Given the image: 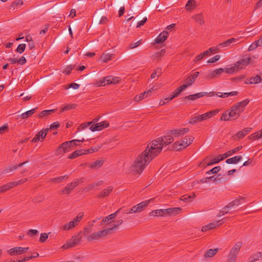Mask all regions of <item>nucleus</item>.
Wrapping results in <instances>:
<instances>
[{"label": "nucleus", "instance_id": "f257e3e1", "mask_svg": "<svg viewBox=\"0 0 262 262\" xmlns=\"http://www.w3.org/2000/svg\"><path fill=\"white\" fill-rule=\"evenodd\" d=\"M163 142V138H158L150 143L136 159L132 166L133 171L137 173L143 171L150 162L161 152L164 146Z\"/></svg>", "mask_w": 262, "mask_h": 262}, {"label": "nucleus", "instance_id": "f03ea898", "mask_svg": "<svg viewBox=\"0 0 262 262\" xmlns=\"http://www.w3.org/2000/svg\"><path fill=\"white\" fill-rule=\"evenodd\" d=\"M243 246L242 242H237L230 249L228 254L227 262H236L237 257Z\"/></svg>", "mask_w": 262, "mask_h": 262}, {"label": "nucleus", "instance_id": "7ed1b4c3", "mask_svg": "<svg viewBox=\"0 0 262 262\" xmlns=\"http://www.w3.org/2000/svg\"><path fill=\"white\" fill-rule=\"evenodd\" d=\"M219 112V111L218 110H215L213 111H209L199 116H194L190 118L189 123L192 125L195 124L198 122L206 120L212 117L216 114Z\"/></svg>", "mask_w": 262, "mask_h": 262}, {"label": "nucleus", "instance_id": "20e7f679", "mask_svg": "<svg viewBox=\"0 0 262 262\" xmlns=\"http://www.w3.org/2000/svg\"><path fill=\"white\" fill-rule=\"evenodd\" d=\"M83 217V213H79L76 217L72 221L63 225L60 227V229L63 231L70 230L76 227L81 222Z\"/></svg>", "mask_w": 262, "mask_h": 262}, {"label": "nucleus", "instance_id": "39448f33", "mask_svg": "<svg viewBox=\"0 0 262 262\" xmlns=\"http://www.w3.org/2000/svg\"><path fill=\"white\" fill-rule=\"evenodd\" d=\"M108 234V230L103 229L101 230L89 234L88 235L86 239L88 242L98 241L101 238H104Z\"/></svg>", "mask_w": 262, "mask_h": 262}, {"label": "nucleus", "instance_id": "423d86ee", "mask_svg": "<svg viewBox=\"0 0 262 262\" xmlns=\"http://www.w3.org/2000/svg\"><path fill=\"white\" fill-rule=\"evenodd\" d=\"M75 141H69L64 142L61 144L58 148L56 149L55 155L56 156L61 155L66 152L71 151L73 149H71V145Z\"/></svg>", "mask_w": 262, "mask_h": 262}, {"label": "nucleus", "instance_id": "0eeeda50", "mask_svg": "<svg viewBox=\"0 0 262 262\" xmlns=\"http://www.w3.org/2000/svg\"><path fill=\"white\" fill-rule=\"evenodd\" d=\"M123 223L122 220L118 221H109L103 222L104 229L108 230V234L112 233V231L116 228L119 225H121Z\"/></svg>", "mask_w": 262, "mask_h": 262}, {"label": "nucleus", "instance_id": "6e6552de", "mask_svg": "<svg viewBox=\"0 0 262 262\" xmlns=\"http://www.w3.org/2000/svg\"><path fill=\"white\" fill-rule=\"evenodd\" d=\"M84 179L83 178L75 179L72 183L68 184L62 190L63 194L66 195L69 194L75 187L78 186L79 184L82 183Z\"/></svg>", "mask_w": 262, "mask_h": 262}, {"label": "nucleus", "instance_id": "1a4fd4ad", "mask_svg": "<svg viewBox=\"0 0 262 262\" xmlns=\"http://www.w3.org/2000/svg\"><path fill=\"white\" fill-rule=\"evenodd\" d=\"M28 180L27 179H23L16 181L8 183L0 187V194L1 193L5 192L6 191L13 188L15 186L22 184Z\"/></svg>", "mask_w": 262, "mask_h": 262}, {"label": "nucleus", "instance_id": "9d476101", "mask_svg": "<svg viewBox=\"0 0 262 262\" xmlns=\"http://www.w3.org/2000/svg\"><path fill=\"white\" fill-rule=\"evenodd\" d=\"M151 200L143 201L131 208V211L134 213H140L143 211L148 205Z\"/></svg>", "mask_w": 262, "mask_h": 262}, {"label": "nucleus", "instance_id": "9b49d317", "mask_svg": "<svg viewBox=\"0 0 262 262\" xmlns=\"http://www.w3.org/2000/svg\"><path fill=\"white\" fill-rule=\"evenodd\" d=\"M29 249V247H16L7 250V253L10 256H15L24 254Z\"/></svg>", "mask_w": 262, "mask_h": 262}, {"label": "nucleus", "instance_id": "f8f14e48", "mask_svg": "<svg viewBox=\"0 0 262 262\" xmlns=\"http://www.w3.org/2000/svg\"><path fill=\"white\" fill-rule=\"evenodd\" d=\"M224 223V219L210 223L206 225L203 226L202 227L201 230L202 232H206L210 230L214 229L222 225Z\"/></svg>", "mask_w": 262, "mask_h": 262}, {"label": "nucleus", "instance_id": "ddd939ff", "mask_svg": "<svg viewBox=\"0 0 262 262\" xmlns=\"http://www.w3.org/2000/svg\"><path fill=\"white\" fill-rule=\"evenodd\" d=\"M49 130V129L48 128L40 130L36 134L35 136L32 139L31 141L33 143H36L40 140L43 141V139H45Z\"/></svg>", "mask_w": 262, "mask_h": 262}, {"label": "nucleus", "instance_id": "4468645a", "mask_svg": "<svg viewBox=\"0 0 262 262\" xmlns=\"http://www.w3.org/2000/svg\"><path fill=\"white\" fill-rule=\"evenodd\" d=\"M109 126V123L107 121H103L100 123H97L95 124L90 126V129L92 132L100 131L106 128Z\"/></svg>", "mask_w": 262, "mask_h": 262}, {"label": "nucleus", "instance_id": "2eb2a0df", "mask_svg": "<svg viewBox=\"0 0 262 262\" xmlns=\"http://www.w3.org/2000/svg\"><path fill=\"white\" fill-rule=\"evenodd\" d=\"M189 132L188 128H183L180 129H172L168 132L169 134L172 135L173 137H178L180 136L183 135L185 133Z\"/></svg>", "mask_w": 262, "mask_h": 262}, {"label": "nucleus", "instance_id": "dca6fc26", "mask_svg": "<svg viewBox=\"0 0 262 262\" xmlns=\"http://www.w3.org/2000/svg\"><path fill=\"white\" fill-rule=\"evenodd\" d=\"M228 116L230 117L232 120H235L238 118L241 113L234 105L228 110Z\"/></svg>", "mask_w": 262, "mask_h": 262}, {"label": "nucleus", "instance_id": "f3484780", "mask_svg": "<svg viewBox=\"0 0 262 262\" xmlns=\"http://www.w3.org/2000/svg\"><path fill=\"white\" fill-rule=\"evenodd\" d=\"M250 57L243 58L237 61L235 65L238 67V70L242 69L250 63Z\"/></svg>", "mask_w": 262, "mask_h": 262}, {"label": "nucleus", "instance_id": "a211bd4d", "mask_svg": "<svg viewBox=\"0 0 262 262\" xmlns=\"http://www.w3.org/2000/svg\"><path fill=\"white\" fill-rule=\"evenodd\" d=\"M238 40V38H231L218 45V47L225 48L229 47L235 43Z\"/></svg>", "mask_w": 262, "mask_h": 262}, {"label": "nucleus", "instance_id": "6ab92c4d", "mask_svg": "<svg viewBox=\"0 0 262 262\" xmlns=\"http://www.w3.org/2000/svg\"><path fill=\"white\" fill-rule=\"evenodd\" d=\"M224 72V69L223 68H219L214 71L211 72L207 76H206V78L207 80H210L211 79L216 77L217 76L221 75Z\"/></svg>", "mask_w": 262, "mask_h": 262}, {"label": "nucleus", "instance_id": "aec40b11", "mask_svg": "<svg viewBox=\"0 0 262 262\" xmlns=\"http://www.w3.org/2000/svg\"><path fill=\"white\" fill-rule=\"evenodd\" d=\"M168 36V32L166 31H164L161 32L157 37L155 40V43H162L167 38Z\"/></svg>", "mask_w": 262, "mask_h": 262}, {"label": "nucleus", "instance_id": "412c9836", "mask_svg": "<svg viewBox=\"0 0 262 262\" xmlns=\"http://www.w3.org/2000/svg\"><path fill=\"white\" fill-rule=\"evenodd\" d=\"M181 208L180 207L170 208L164 209L165 214L169 215H175L178 214L181 211Z\"/></svg>", "mask_w": 262, "mask_h": 262}, {"label": "nucleus", "instance_id": "4be33fe9", "mask_svg": "<svg viewBox=\"0 0 262 262\" xmlns=\"http://www.w3.org/2000/svg\"><path fill=\"white\" fill-rule=\"evenodd\" d=\"M249 101H250L248 99H246L243 101L236 103L234 105L238 108L241 113H242L245 110V106L249 103Z\"/></svg>", "mask_w": 262, "mask_h": 262}, {"label": "nucleus", "instance_id": "5701e85b", "mask_svg": "<svg viewBox=\"0 0 262 262\" xmlns=\"http://www.w3.org/2000/svg\"><path fill=\"white\" fill-rule=\"evenodd\" d=\"M239 201L236 200L235 201H233L232 203H230L228 205H227L225 208L223 209V210L219 213L218 216H221L224 215L225 213H227L228 212V209L230 208L234 205H239Z\"/></svg>", "mask_w": 262, "mask_h": 262}, {"label": "nucleus", "instance_id": "b1692460", "mask_svg": "<svg viewBox=\"0 0 262 262\" xmlns=\"http://www.w3.org/2000/svg\"><path fill=\"white\" fill-rule=\"evenodd\" d=\"M115 57V54L111 53H103L100 58V60L103 62H107Z\"/></svg>", "mask_w": 262, "mask_h": 262}, {"label": "nucleus", "instance_id": "393cba45", "mask_svg": "<svg viewBox=\"0 0 262 262\" xmlns=\"http://www.w3.org/2000/svg\"><path fill=\"white\" fill-rule=\"evenodd\" d=\"M191 18L194 19L195 22L199 23L200 25H203L205 24V20L202 13H200L195 15H193Z\"/></svg>", "mask_w": 262, "mask_h": 262}, {"label": "nucleus", "instance_id": "a878e982", "mask_svg": "<svg viewBox=\"0 0 262 262\" xmlns=\"http://www.w3.org/2000/svg\"><path fill=\"white\" fill-rule=\"evenodd\" d=\"M150 216H164L166 215L165 214V211L164 209H157L152 211L149 213Z\"/></svg>", "mask_w": 262, "mask_h": 262}, {"label": "nucleus", "instance_id": "bb28decb", "mask_svg": "<svg viewBox=\"0 0 262 262\" xmlns=\"http://www.w3.org/2000/svg\"><path fill=\"white\" fill-rule=\"evenodd\" d=\"M121 209H122V208H120L117 211H116L115 213L111 214L104 217L101 221V225H103V222H106L109 221H113L112 220L115 219L117 215L118 214V213L119 212V211Z\"/></svg>", "mask_w": 262, "mask_h": 262}, {"label": "nucleus", "instance_id": "cd10ccee", "mask_svg": "<svg viewBox=\"0 0 262 262\" xmlns=\"http://www.w3.org/2000/svg\"><path fill=\"white\" fill-rule=\"evenodd\" d=\"M252 129L251 127L245 128L242 130L239 131L236 134V137L238 139L243 138L246 135H247Z\"/></svg>", "mask_w": 262, "mask_h": 262}, {"label": "nucleus", "instance_id": "c85d7f7f", "mask_svg": "<svg viewBox=\"0 0 262 262\" xmlns=\"http://www.w3.org/2000/svg\"><path fill=\"white\" fill-rule=\"evenodd\" d=\"M242 148V146H239L236 148H234L233 149H231L230 150L228 151L227 152H226V153L223 154L222 155V157H223V159H225L227 158V157H230L232 154H234L236 153V152H237L238 151L240 150Z\"/></svg>", "mask_w": 262, "mask_h": 262}, {"label": "nucleus", "instance_id": "c756f323", "mask_svg": "<svg viewBox=\"0 0 262 262\" xmlns=\"http://www.w3.org/2000/svg\"><path fill=\"white\" fill-rule=\"evenodd\" d=\"M161 138H163V145L165 146L173 141V137L172 135L168 133V135Z\"/></svg>", "mask_w": 262, "mask_h": 262}, {"label": "nucleus", "instance_id": "7c9ffc66", "mask_svg": "<svg viewBox=\"0 0 262 262\" xmlns=\"http://www.w3.org/2000/svg\"><path fill=\"white\" fill-rule=\"evenodd\" d=\"M219 249H209L206 251L204 254L205 258H211L214 256L218 252Z\"/></svg>", "mask_w": 262, "mask_h": 262}, {"label": "nucleus", "instance_id": "2f4dec72", "mask_svg": "<svg viewBox=\"0 0 262 262\" xmlns=\"http://www.w3.org/2000/svg\"><path fill=\"white\" fill-rule=\"evenodd\" d=\"M105 80L107 84H116L119 82L120 79L119 77H114L113 76L105 77Z\"/></svg>", "mask_w": 262, "mask_h": 262}, {"label": "nucleus", "instance_id": "473e14b6", "mask_svg": "<svg viewBox=\"0 0 262 262\" xmlns=\"http://www.w3.org/2000/svg\"><path fill=\"white\" fill-rule=\"evenodd\" d=\"M37 107L34 108L32 110L28 111L22 114H21L20 117L23 119H27L30 117H31L32 115H33L37 110Z\"/></svg>", "mask_w": 262, "mask_h": 262}, {"label": "nucleus", "instance_id": "72a5a7b5", "mask_svg": "<svg viewBox=\"0 0 262 262\" xmlns=\"http://www.w3.org/2000/svg\"><path fill=\"white\" fill-rule=\"evenodd\" d=\"M242 159L241 156H234L226 160V162L228 164H236Z\"/></svg>", "mask_w": 262, "mask_h": 262}, {"label": "nucleus", "instance_id": "f704fd0d", "mask_svg": "<svg viewBox=\"0 0 262 262\" xmlns=\"http://www.w3.org/2000/svg\"><path fill=\"white\" fill-rule=\"evenodd\" d=\"M108 19L106 16H102L99 14L96 15L95 18V22L98 24H105Z\"/></svg>", "mask_w": 262, "mask_h": 262}, {"label": "nucleus", "instance_id": "c9c22d12", "mask_svg": "<svg viewBox=\"0 0 262 262\" xmlns=\"http://www.w3.org/2000/svg\"><path fill=\"white\" fill-rule=\"evenodd\" d=\"M196 8L195 0H188L185 5V9L187 11H191L192 9Z\"/></svg>", "mask_w": 262, "mask_h": 262}, {"label": "nucleus", "instance_id": "e433bc0d", "mask_svg": "<svg viewBox=\"0 0 262 262\" xmlns=\"http://www.w3.org/2000/svg\"><path fill=\"white\" fill-rule=\"evenodd\" d=\"M172 148L176 151H180L184 149L185 147L181 141H178L172 144Z\"/></svg>", "mask_w": 262, "mask_h": 262}, {"label": "nucleus", "instance_id": "4c0bfd02", "mask_svg": "<svg viewBox=\"0 0 262 262\" xmlns=\"http://www.w3.org/2000/svg\"><path fill=\"white\" fill-rule=\"evenodd\" d=\"M83 155H84L83 150H77L70 155L68 157V158L69 159H73Z\"/></svg>", "mask_w": 262, "mask_h": 262}, {"label": "nucleus", "instance_id": "58836bf2", "mask_svg": "<svg viewBox=\"0 0 262 262\" xmlns=\"http://www.w3.org/2000/svg\"><path fill=\"white\" fill-rule=\"evenodd\" d=\"M103 163L104 161L102 160H97L90 164V167L97 169L103 165Z\"/></svg>", "mask_w": 262, "mask_h": 262}, {"label": "nucleus", "instance_id": "ea45409f", "mask_svg": "<svg viewBox=\"0 0 262 262\" xmlns=\"http://www.w3.org/2000/svg\"><path fill=\"white\" fill-rule=\"evenodd\" d=\"M56 109H53V110H50L43 111L41 112L38 114V117L39 118L41 119L45 116H48L50 115L52 113L55 112L56 111Z\"/></svg>", "mask_w": 262, "mask_h": 262}, {"label": "nucleus", "instance_id": "a19ab883", "mask_svg": "<svg viewBox=\"0 0 262 262\" xmlns=\"http://www.w3.org/2000/svg\"><path fill=\"white\" fill-rule=\"evenodd\" d=\"M68 178H69V176L68 175H64V176H60L59 177L52 178L50 180V182H51L52 183H59L62 182L63 181H64L65 180L68 179Z\"/></svg>", "mask_w": 262, "mask_h": 262}, {"label": "nucleus", "instance_id": "79ce46f5", "mask_svg": "<svg viewBox=\"0 0 262 262\" xmlns=\"http://www.w3.org/2000/svg\"><path fill=\"white\" fill-rule=\"evenodd\" d=\"M194 139V137L191 138L188 136H186L181 142L186 148L192 143Z\"/></svg>", "mask_w": 262, "mask_h": 262}, {"label": "nucleus", "instance_id": "37998d69", "mask_svg": "<svg viewBox=\"0 0 262 262\" xmlns=\"http://www.w3.org/2000/svg\"><path fill=\"white\" fill-rule=\"evenodd\" d=\"M238 70H239L238 69V67L235 64L234 66L231 67L230 68L227 67L226 68H225L224 69V72H225L228 74H232L236 73L237 72H238Z\"/></svg>", "mask_w": 262, "mask_h": 262}, {"label": "nucleus", "instance_id": "c03bdc74", "mask_svg": "<svg viewBox=\"0 0 262 262\" xmlns=\"http://www.w3.org/2000/svg\"><path fill=\"white\" fill-rule=\"evenodd\" d=\"M162 69L160 68H157L155 69L150 75L151 79H155L158 78L162 74Z\"/></svg>", "mask_w": 262, "mask_h": 262}, {"label": "nucleus", "instance_id": "a18cd8bd", "mask_svg": "<svg viewBox=\"0 0 262 262\" xmlns=\"http://www.w3.org/2000/svg\"><path fill=\"white\" fill-rule=\"evenodd\" d=\"M224 159L222 155H220L217 157L212 159L207 164V166H209L213 165L214 164H216L220 162L221 161L223 160Z\"/></svg>", "mask_w": 262, "mask_h": 262}, {"label": "nucleus", "instance_id": "49530a36", "mask_svg": "<svg viewBox=\"0 0 262 262\" xmlns=\"http://www.w3.org/2000/svg\"><path fill=\"white\" fill-rule=\"evenodd\" d=\"M248 80L249 81L250 84H252V83L257 84V83L261 82L262 80H261L260 76H259L258 75H256L254 77L250 78L249 79V80Z\"/></svg>", "mask_w": 262, "mask_h": 262}, {"label": "nucleus", "instance_id": "de8ad7c7", "mask_svg": "<svg viewBox=\"0 0 262 262\" xmlns=\"http://www.w3.org/2000/svg\"><path fill=\"white\" fill-rule=\"evenodd\" d=\"M101 182H95L92 184H89L86 187H85L83 189L84 191H88L90 190H92L95 187H96L100 185Z\"/></svg>", "mask_w": 262, "mask_h": 262}, {"label": "nucleus", "instance_id": "09e8293b", "mask_svg": "<svg viewBox=\"0 0 262 262\" xmlns=\"http://www.w3.org/2000/svg\"><path fill=\"white\" fill-rule=\"evenodd\" d=\"M259 255V252L252 254L249 257L248 262H254L258 260L260 258Z\"/></svg>", "mask_w": 262, "mask_h": 262}, {"label": "nucleus", "instance_id": "8fccbe9b", "mask_svg": "<svg viewBox=\"0 0 262 262\" xmlns=\"http://www.w3.org/2000/svg\"><path fill=\"white\" fill-rule=\"evenodd\" d=\"M28 162V161H25V162H24L23 163H21L19 164L18 165L11 166H10L9 167V168L6 169L5 170V172H7L8 171H13L14 170H15L17 168L20 167L22 166L23 165H24V164L27 163Z\"/></svg>", "mask_w": 262, "mask_h": 262}, {"label": "nucleus", "instance_id": "3c124183", "mask_svg": "<svg viewBox=\"0 0 262 262\" xmlns=\"http://www.w3.org/2000/svg\"><path fill=\"white\" fill-rule=\"evenodd\" d=\"M238 94L237 91H233L229 93H224L219 95V97L221 98H226L229 96H236Z\"/></svg>", "mask_w": 262, "mask_h": 262}, {"label": "nucleus", "instance_id": "603ef678", "mask_svg": "<svg viewBox=\"0 0 262 262\" xmlns=\"http://www.w3.org/2000/svg\"><path fill=\"white\" fill-rule=\"evenodd\" d=\"M262 137V135H261V132L259 130V132H255L252 134L251 135L248 137V139L250 140H255L256 139H258Z\"/></svg>", "mask_w": 262, "mask_h": 262}, {"label": "nucleus", "instance_id": "864d4df0", "mask_svg": "<svg viewBox=\"0 0 262 262\" xmlns=\"http://www.w3.org/2000/svg\"><path fill=\"white\" fill-rule=\"evenodd\" d=\"M76 104H67L61 109V110L60 111V113H62L64 111H67L72 109H74L76 108Z\"/></svg>", "mask_w": 262, "mask_h": 262}, {"label": "nucleus", "instance_id": "5fc2aeb1", "mask_svg": "<svg viewBox=\"0 0 262 262\" xmlns=\"http://www.w3.org/2000/svg\"><path fill=\"white\" fill-rule=\"evenodd\" d=\"M112 190L113 187L111 186H110L107 188L104 189L102 192V194L101 196H107L108 195H110L111 192L112 191Z\"/></svg>", "mask_w": 262, "mask_h": 262}, {"label": "nucleus", "instance_id": "6e6d98bb", "mask_svg": "<svg viewBox=\"0 0 262 262\" xmlns=\"http://www.w3.org/2000/svg\"><path fill=\"white\" fill-rule=\"evenodd\" d=\"M26 44L21 43L18 46L15 52L19 53L20 54L23 53L26 49Z\"/></svg>", "mask_w": 262, "mask_h": 262}, {"label": "nucleus", "instance_id": "4d7b16f0", "mask_svg": "<svg viewBox=\"0 0 262 262\" xmlns=\"http://www.w3.org/2000/svg\"><path fill=\"white\" fill-rule=\"evenodd\" d=\"M220 170H221V167L219 166H217L214 167L211 170L208 171L206 172V174H210L211 173L215 174V173H217Z\"/></svg>", "mask_w": 262, "mask_h": 262}, {"label": "nucleus", "instance_id": "13d9d810", "mask_svg": "<svg viewBox=\"0 0 262 262\" xmlns=\"http://www.w3.org/2000/svg\"><path fill=\"white\" fill-rule=\"evenodd\" d=\"M106 81L105 80V78H102V79H100V80H97L95 83H94V85L96 86H104L105 85V82Z\"/></svg>", "mask_w": 262, "mask_h": 262}, {"label": "nucleus", "instance_id": "bf43d9fd", "mask_svg": "<svg viewBox=\"0 0 262 262\" xmlns=\"http://www.w3.org/2000/svg\"><path fill=\"white\" fill-rule=\"evenodd\" d=\"M79 86H80V85L78 84H77L76 83H70V84L65 85L64 89L68 90L71 88H72L74 89H79Z\"/></svg>", "mask_w": 262, "mask_h": 262}, {"label": "nucleus", "instance_id": "052dcab7", "mask_svg": "<svg viewBox=\"0 0 262 262\" xmlns=\"http://www.w3.org/2000/svg\"><path fill=\"white\" fill-rule=\"evenodd\" d=\"M75 68V66L73 65H69L66 68H64L63 73L66 74H70L71 73V71L73 69H74Z\"/></svg>", "mask_w": 262, "mask_h": 262}, {"label": "nucleus", "instance_id": "680f3d73", "mask_svg": "<svg viewBox=\"0 0 262 262\" xmlns=\"http://www.w3.org/2000/svg\"><path fill=\"white\" fill-rule=\"evenodd\" d=\"M227 112H225L223 113L221 117V120L223 121H229V120H232L230 116H228V113H227Z\"/></svg>", "mask_w": 262, "mask_h": 262}, {"label": "nucleus", "instance_id": "e2e57ef3", "mask_svg": "<svg viewBox=\"0 0 262 262\" xmlns=\"http://www.w3.org/2000/svg\"><path fill=\"white\" fill-rule=\"evenodd\" d=\"M49 234L47 233H41L40 237L39 238V242L41 243L45 242L49 237Z\"/></svg>", "mask_w": 262, "mask_h": 262}, {"label": "nucleus", "instance_id": "0e129e2a", "mask_svg": "<svg viewBox=\"0 0 262 262\" xmlns=\"http://www.w3.org/2000/svg\"><path fill=\"white\" fill-rule=\"evenodd\" d=\"M92 123H93V122H89L82 123L80 126H79V127H78L77 129L78 130L83 129L89 127V126H90Z\"/></svg>", "mask_w": 262, "mask_h": 262}, {"label": "nucleus", "instance_id": "69168bd1", "mask_svg": "<svg viewBox=\"0 0 262 262\" xmlns=\"http://www.w3.org/2000/svg\"><path fill=\"white\" fill-rule=\"evenodd\" d=\"M141 40H139L137 41L136 42H132L129 45V49H134L137 47H138L139 45L141 44Z\"/></svg>", "mask_w": 262, "mask_h": 262}, {"label": "nucleus", "instance_id": "338daca9", "mask_svg": "<svg viewBox=\"0 0 262 262\" xmlns=\"http://www.w3.org/2000/svg\"><path fill=\"white\" fill-rule=\"evenodd\" d=\"M185 82L186 83V84H187V85L189 86L190 85H191L194 81V79H191V77L190 76L186 77L185 79V80H184Z\"/></svg>", "mask_w": 262, "mask_h": 262}, {"label": "nucleus", "instance_id": "774afa93", "mask_svg": "<svg viewBox=\"0 0 262 262\" xmlns=\"http://www.w3.org/2000/svg\"><path fill=\"white\" fill-rule=\"evenodd\" d=\"M220 56L219 55H216L214 56V57H213L212 58L209 59L207 61V63H214V62L218 61L220 59Z\"/></svg>", "mask_w": 262, "mask_h": 262}]
</instances>
